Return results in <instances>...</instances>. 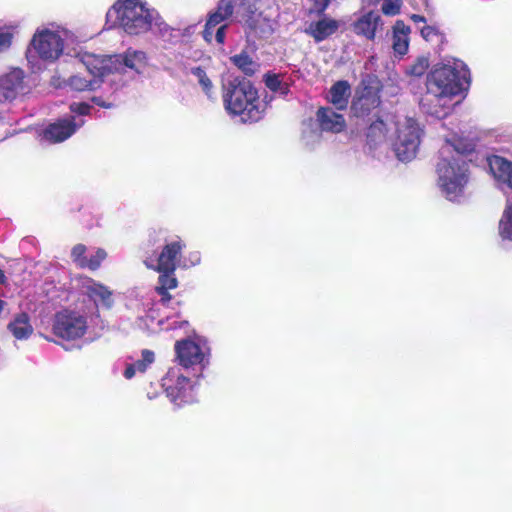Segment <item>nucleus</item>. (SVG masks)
Masks as SVG:
<instances>
[{"instance_id":"obj_1","label":"nucleus","mask_w":512,"mask_h":512,"mask_svg":"<svg viewBox=\"0 0 512 512\" xmlns=\"http://www.w3.org/2000/svg\"><path fill=\"white\" fill-rule=\"evenodd\" d=\"M467 66L461 61L451 64H436L426 77V90L420 99L423 113L437 119L448 116L453 109V99L458 95L463 82L468 81Z\"/></svg>"},{"instance_id":"obj_2","label":"nucleus","mask_w":512,"mask_h":512,"mask_svg":"<svg viewBox=\"0 0 512 512\" xmlns=\"http://www.w3.org/2000/svg\"><path fill=\"white\" fill-rule=\"evenodd\" d=\"M471 149L468 142L454 135L446 139L439 151L437 186L449 201L459 202L465 197L470 173L464 154Z\"/></svg>"},{"instance_id":"obj_3","label":"nucleus","mask_w":512,"mask_h":512,"mask_svg":"<svg viewBox=\"0 0 512 512\" xmlns=\"http://www.w3.org/2000/svg\"><path fill=\"white\" fill-rule=\"evenodd\" d=\"M420 136L421 128L416 120L403 115H386L373 122L367 133L369 144L392 143L397 158L403 162L416 157Z\"/></svg>"},{"instance_id":"obj_4","label":"nucleus","mask_w":512,"mask_h":512,"mask_svg":"<svg viewBox=\"0 0 512 512\" xmlns=\"http://www.w3.org/2000/svg\"><path fill=\"white\" fill-rule=\"evenodd\" d=\"M76 42L72 31L57 23L39 26L29 43L27 59L30 63L40 59L54 63L64 53L70 54L69 46Z\"/></svg>"},{"instance_id":"obj_5","label":"nucleus","mask_w":512,"mask_h":512,"mask_svg":"<svg viewBox=\"0 0 512 512\" xmlns=\"http://www.w3.org/2000/svg\"><path fill=\"white\" fill-rule=\"evenodd\" d=\"M155 16L156 9L144 0H117L106 13V24L137 36L151 30Z\"/></svg>"},{"instance_id":"obj_6","label":"nucleus","mask_w":512,"mask_h":512,"mask_svg":"<svg viewBox=\"0 0 512 512\" xmlns=\"http://www.w3.org/2000/svg\"><path fill=\"white\" fill-rule=\"evenodd\" d=\"M223 102L227 112L240 116L243 122L260 120L265 107L250 81L237 78L224 84Z\"/></svg>"},{"instance_id":"obj_7","label":"nucleus","mask_w":512,"mask_h":512,"mask_svg":"<svg viewBox=\"0 0 512 512\" xmlns=\"http://www.w3.org/2000/svg\"><path fill=\"white\" fill-rule=\"evenodd\" d=\"M175 352L178 363L197 375L201 374L209 364L210 348L207 342L199 337L177 341Z\"/></svg>"},{"instance_id":"obj_8","label":"nucleus","mask_w":512,"mask_h":512,"mask_svg":"<svg viewBox=\"0 0 512 512\" xmlns=\"http://www.w3.org/2000/svg\"><path fill=\"white\" fill-rule=\"evenodd\" d=\"M161 387L169 400L177 407L191 404L197 400L195 384L184 376L178 367L168 370L162 378Z\"/></svg>"},{"instance_id":"obj_9","label":"nucleus","mask_w":512,"mask_h":512,"mask_svg":"<svg viewBox=\"0 0 512 512\" xmlns=\"http://www.w3.org/2000/svg\"><path fill=\"white\" fill-rule=\"evenodd\" d=\"M260 0H234L235 18L243 22L249 34L264 38L274 31L273 21L258 14Z\"/></svg>"},{"instance_id":"obj_10","label":"nucleus","mask_w":512,"mask_h":512,"mask_svg":"<svg viewBox=\"0 0 512 512\" xmlns=\"http://www.w3.org/2000/svg\"><path fill=\"white\" fill-rule=\"evenodd\" d=\"M88 329L86 316L75 310H63L55 315L53 333L58 338L73 341L82 338Z\"/></svg>"},{"instance_id":"obj_11","label":"nucleus","mask_w":512,"mask_h":512,"mask_svg":"<svg viewBox=\"0 0 512 512\" xmlns=\"http://www.w3.org/2000/svg\"><path fill=\"white\" fill-rule=\"evenodd\" d=\"M184 248L185 243L180 238L166 241L160 254L146 257L144 264L147 268L155 271L175 272L176 268L179 267L180 255Z\"/></svg>"},{"instance_id":"obj_12","label":"nucleus","mask_w":512,"mask_h":512,"mask_svg":"<svg viewBox=\"0 0 512 512\" xmlns=\"http://www.w3.org/2000/svg\"><path fill=\"white\" fill-rule=\"evenodd\" d=\"M79 61L86 68L87 74L93 78H98L99 83L110 74H115L114 55L106 56L84 51L76 53Z\"/></svg>"},{"instance_id":"obj_13","label":"nucleus","mask_w":512,"mask_h":512,"mask_svg":"<svg viewBox=\"0 0 512 512\" xmlns=\"http://www.w3.org/2000/svg\"><path fill=\"white\" fill-rule=\"evenodd\" d=\"M76 286L86 294L97 306L110 308L113 305V292L105 285L92 278L81 276L76 279Z\"/></svg>"},{"instance_id":"obj_14","label":"nucleus","mask_w":512,"mask_h":512,"mask_svg":"<svg viewBox=\"0 0 512 512\" xmlns=\"http://www.w3.org/2000/svg\"><path fill=\"white\" fill-rule=\"evenodd\" d=\"M24 92V71L13 68L0 76V103L13 101Z\"/></svg>"},{"instance_id":"obj_15","label":"nucleus","mask_w":512,"mask_h":512,"mask_svg":"<svg viewBox=\"0 0 512 512\" xmlns=\"http://www.w3.org/2000/svg\"><path fill=\"white\" fill-rule=\"evenodd\" d=\"M84 124L74 117L59 119L51 123L43 132V138L51 143L63 142L71 137Z\"/></svg>"},{"instance_id":"obj_16","label":"nucleus","mask_w":512,"mask_h":512,"mask_svg":"<svg viewBox=\"0 0 512 512\" xmlns=\"http://www.w3.org/2000/svg\"><path fill=\"white\" fill-rule=\"evenodd\" d=\"M489 167L498 187L505 193L512 190V161L492 156L489 158Z\"/></svg>"},{"instance_id":"obj_17","label":"nucleus","mask_w":512,"mask_h":512,"mask_svg":"<svg viewBox=\"0 0 512 512\" xmlns=\"http://www.w3.org/2000/svg\"><path fill=\"white\" fill-rule=\"evenodd\" d=\"M113 61L115 74L124 73L127 69L140 73L146 66V54L129 49L124 55H114Z\"/></svg>"},{"instance_id":"obj_18","label":"nucleus","mask_w":512,"mask_h":512,"mask_svg":"<svg viewBox=\"0 0 512 512\" xmlns=\"http://www.w3.org/2000/svg\"><path fill=\"white\" fill-rule=\"evenodd\" d=\"M383 25L381 16L375 11H369L361 15L355 21L354 32L364 36L368 40H373L379 27Z\"/></svg>"},{"instance_id":"obj_19","label":"nucleus","mask_w":512,"mask_h":512,"mask_svg":"<svg viewBox=\"0 0 512 512\" xmlns=\"http://www.w3.org/2000/svg\"><path fill=\"white\" fill-rule=\"evenodd\" d=\"M317 121L322 131L339 133L346 126L342 114L335 112L330 107H322L317 112Z\"/></svg>"},{"instance_id":"obj_20","label":"nucleus","mask_w":512,"mask_h":512,"mask_svg":"<svg viewBox=\"0 0 512 512\" xmlns=\"http://www.w3.org/2000/svg\"><path fill=\"white\" fill-rule=\"evenodd\" d=\"M339 28V23L328 17H323L311 22L305 29V33L311 36L316 42H321L333 35Z\"/></svg>"},{"instance_id":"obj_21","label":"nucleus","mask_w":512,"mask_h":512,"mask_svg":"<svg viewBox=\"0 0 512 512\" xmlns=\"http://www.w3.org/2000/svg\"><path fill=\"white\" fill-rule=\"evenodd\" d=\"M411 29L402 20H397L392 29V49L395 55L404 56L409 49Z\"/></svg>"},{"instance_id":"obj_22","label":"nucleus","mask_w":512,"mask_h":512,"mask_svg":"<svg viewBox=\"0 0 512 512\" xmlns=\"http://www.w3.org/2000/svg\"><path fill=\"white\" fill-rule=\"evenodd\" d=\"M380 104V96L377 89L365 87L361 95L353 102L352 108L357 115L368 114Z\"/></svg>"},{"instance_id":"obj_23","label":"nucleus","mask_w":512,"mask_h":512,"mask_svg":"<svg viewBox=\"0 0 512 512\" xmlns=\"http://www.w3.org/2000/svg\"><path fill=\"white\" fill-rule=\"evenodd\" d=\"M380 104V96L377 89L365 87L361 95L353 102L352 108L357 115L368 114Z\"/></svg>"},{"instance_id":"obj_24","label":"nucleus","mask_w":512,"mask_h":512,"mask_svg":"<svg viewBox=\"0 0 512 512\" xmlns=\"http://www.w3.org/2000/svg\"><path fill=\"white\" fill-rule=\"evenodd\" d=\"M20 20H0V54L7 52L20 33Z\"/></svg>"},{"instance_id":"obj_25","label":"nucleus","mask_w":512,"mask_h":512,"mask_svg":"<svg viewBox=\"0 0 512 512\" xmlns=\"http://www.w3.org/2000/svg\"><path fill=\"white\" fill-rule=\"evenodd\" d=\"M7 328L17 340H27L34 331L30 316L26 312L17 313Z\"/></svg>"},{"instance_id":"obj_26","label":"nucleus","mask_w":512,"mask_h":512,"mask_svg":"<svg viewBox=\"0 0 512 512\" xmlns=\"http://www.w3.org/2000/svg\"><path fill=\"white\" fill-rule=\"evenodd\" d=\"M154 361V352L148 349H144L142 350L141 357L139 359L135 360L134 362L126 364L123 376L127 380H130L137 374H143L154 363Z\"/></svg>"},{"instance_id":"obj_27","label":"nucleus","mask_w":512,"mask_h":512,"mask_svg":"<svg viewBox=\"0 0 512 512\" xmlns=\"http://www.w3.org/2000/svg\"><path fill=\"white\" fill-rule=\"evenodd\" d=\"M350 96V86L347 81L336 82L329 91L330 102L339 110L345 109Z\"/></svg>"},{"instance_id":"obj_28","label":"nucleus","mask_w":512,"mask_h":512,"mask_svg":"<svg viewBox=\"0 0 512 512\" xmlns=\"http://www.w3.org/2000/svg\"><path fill=\"white\" fill-rule=\"evenodd\" d=\"M160 273L156 291L161 296V301L166 303L170 300L168 291L177 287L178 281L174 272L158 271Z\"/></svg>"},{"instance_id":"obj_29","label":"nucleus","mask_w":512,"mask_h":512,"mask_svg":"<svg viewBox=\"0 0 512 512\" xmlns=\"http://www.w3.org/2000/svg\"><path fill=\"white\" fill-rule=\"evenodd\" d=\"M68 85L76 91L94 90L99 86V79L85 74L77 73L72 75L68 81Z\"/></svg>"},{"instance_id":"obj_30","label":"nucleus","mask_w":512,"mask_h":512,"mask_svg":"<svg viewBox=\"0 0 512 512\" xmlns=\"http://www.w3.org/2000/svg\"><path fill=\"white\" fill-rule=\"evenodd\" d=\"M190 75L209 99L215 98L213 83L203 68L199 66L191 67Z\"/></svg>"},{"instance_id":"obj_31","label":"nucleus","mask_w":512,"mask_h":512,"mask_svg":"<svg viewBox=\"0 0 512 512\" xmlns=\"http://www.w3.org/2000/svg\"><path fill=\"white\" fill-rule=\"evenodd\" d=\"M499 234L503 239L512 241V198L507 200L505 210L500 219Z\"/></svg>"},{"instance_id":"obj_32","label":"nucleus","mask_w":512,"mask_h":512,"mask_svg":"<svg viewBox=\"0 0 512 512\" xmlns=\"http://www.w3.org/2000/svg\"><path fill=\"white\" fill-rule=\"evenodd\" d=\"M150 31H152L153 33H155L167 42L172 41V39L174 38V29H172L168 24L165 23V21L162 19L157 10L155 20L151 21Z\"/></svg>"},{"instance_id":"obj_33","label":"nucleus","mask_w":512,"mask_h":512,"mask_svg":"<svg viewBox=\"0 0 512 512\" xmlns=\"http://www.w3.org/2000/svg\"><path fill=\"white\" fill-rule=\"evenodd\" d=\"M225 23L220 19V17L211 10L207 15V20L204 26V30L202 32V36L207 43H211L213 41V30L218 28Z\"/></svg>"},{"instance_id":"obj_34","label":"nucleus","mask_w":512,"mask_h":512,"mask_svg":"<svg viewBox=\"0 0 512 512\" xmlns=\"http://www.w3.org/2000/svg\"><path fill=\"white\" fill-rule=\"evenodd\" d=\"M265 84L272 92L280 96H285L289 93V84L279 75H267Z\"/></svg>"},{"instance_id":"obj_35","label":"nucleus","mask_w":512,"mask_h":512,"mask_svg":"<svg viewBox=\"0 0 512 512\" xmlns=\"http://www.w3.org/2000/svg\"><path fill=\"white\" fill-rule=\"evenodd\" d=\"M213 11L222 19L224 23L230 20L233 21L235 14L234 0H220Z\"/></svg>"},{"instance_id":"obj_36","label":"nucleus","mask_w":512,"mask_h":512,"mask_svg":"<svg viewBox=\"0 0 512 512\" xmlns=\"http://www.w3.org/2000/svg\"><path fill=\"white\" fill-rule=\"evenodd\" d=\"M231 61L245 74L251 75L255 71V64L246 53L233 56Z\"/></svg>"},{"instance_id":"obj_37","label":"nucleus","mask_w":512,"mask_h":512,"mask_svg":"<svg viewBox=\"0 0 512 512\" xmlns=\"http://www.w3.org/2000/svg\"><path fill=\"white\" fill-rule=\"evenodd\" d=\"M429 67V61L427 57H418L413 64L406 68V74L410 76L420 77L422 76Z\"/></svg>"},{"instance_id":"obj_38","label":"nucleus","mask_w":512,"mask_h":512,"mask_svg":"<svg viewBox=\"0 0 512 512\" xmlns=\"http://www.w3.org/2000/svg\"><path fill=\"white\" fill-rule=\"evenodd\" d=\"M86 246L83 244L75 245L71 250L72 261L80 268H86L88 257H86Z\"/></svg>"},{"instance_id":"obj_39","label":"nucleus","mask_w":512,"mask_h":512,"mask_svg":"<svg viewBox=\"0 0 512 512\" xmlns=\"http://www.w3.org/2000/svg\"><path fill=\"white\" fill-rule=\"evenodd\" d=\"M403 0H383L381 11L386 16H396L400 13Z\"/></svg>"},{"instance_id":"obj_40","label":"nucleus","mask_w":512,"mask_h":512,"mask_svg":"<svg viewBox=\"0 0 512 512\" xmlns=\"http://www.w3.org/2000/svg\"><path fill=\"white\" fill-rule=\"evenodd\" d=\"M201 262V254L198 251L189 252L186 256L181 258L179 262V267L181 268H190L194 267Z\"/></svg>"},{"instance_id":"obj_41","label":"nucleus","mask_w":512,"mask_h":512,"mask_svg":"<svg viewBox=\"0 0 512 512\" xmlns=\"http://www.w3.org/2000/svg\"><path fill=\"white\" fill-rule=\"evenodd\" d=\"M107 257V253L104 249H97L95 254L88 258L86 268L90 270H96L100 267L102 261Z\"/></svg>"},{"instance_id":"obj_42","label":"nucleus","mask_w":512,"mask_h":512,"mask_svg":"<svg viewBox=\"0 0 512 512\" xmlns=\"http://www.w3.org/2000/svg\"><path fill=\"white\" fill-rule=\"evenodd\" d=\"M227 28L228 24H224L213 30V39L220 45H223L225 42Z\"/></svg>"},{"instance_id":"obj_43","label":"nucleus","mask_w":512,"mask_h":512,"mask_svg":"<svg viewBox=\"0 0 512 512\" xmlns=\"http://www.w3.org/2000/svg\"><path fill=\"white\" fill-rule=\"evenodd\" d=\"M158 324L162 329L170 330L180 328L183 324H186V322H177L174 320L170 323V318L167 317L166 319L159 320Z\"/></svg>"},{"instance_id":"obj_44","label":"nucleus","mask_w":512,"mask_h":512,"mask_svg":"<svg viewBox=\"0 0 512 512\" xmlns=\"http://www.w3.org/2000/svg\"><path fill=\"white\" fill-rule=\"evenodd\" d=\"M70 109L72 112L79 115H86L89 113L91 107L87 103H73L71 104Z\"/></svg>"},{"instance_id":"obj_45","label":"nucleus","mask_w":512,"mask_h":512,"mask_svg":"<svg viewBox=\"0 0 512 512\" xmlns=\"http://www.w3.org/2000/svg\"><path fill=\"white\" fill-rule=\"evenodd\" d=\"M420 33H421V36L429 41L431 40L434 36H436V29L433 27V26H429V25H424L421 29H420Z\"/></svg>"},{"instance_id":"obj_46","label":"nucleus","mask_w":512,"mask_h":512,"mask_svg":"<svg viewBox=\"0 0 512 512\" xmlns=\"http://www.w3.org/2000/svg\"><path fill=\"white\" fill-rule=\"evenodd\" d=\"M410 19H411L413 22H415V23H420V22H421V23H425V22H426V19H425L423 16L418 15V14H412V15L410 16Z\"/></svg>"},{"instance_id":"obj_47","label":"nucleus","mask_w":512,"mask_h":512,"mask_svg":"<svg viewBox=\"0 0 512 512\" xmlns=\"http://www.w3.org/2000/svg\"><path fill=\"white\" fill-rule=\"evenodd\" d=\"M93 100H94V102H95L97 105H99V106H101V107H104V108H111V107H112V104H110V103H105V102L101 101V100H100V98H94Z\"/></svg>"},{"instance_id":"obj_48","label":"nucleus","mask_w":512,"mask_h":512,"mask_svg":"<svg viewBox=\"0 0 512 512\" xmlns=\"http://www.w3.org/2000/svg\"><path fill=\"white\" fill-rule=\"evenodd\" d=\"M380 0H362L363 3L371 6V5H376ZM423 2L425 3L426 6H428V3H427V0H423Z\"/></svg>"},{"instance_id":"obj_49","label":"nucleus","mask_w":512,"mask_h":512,"mask_svg":"<svg viewBox=\"0 0 512 512\" xmlns=\"http://www.w3.org/2000/svg\"><path fill=\"white\" fill-rule=\"evenodd\" d=\"M7 278L4 271L0 268V284H6Z\"/></svg>"},{"instance_id":"obj_50","label":"nucleus","mask_w":512,"mask_h":512,"mask_svg":"<svg viewBox=\"0 0 512 512\" xmlns=\"http://www.w3.org/2000/svg\"><path fill=\"white\" fill-rule=\"evenodd\" d=\"M147 396L150 398V399H153L156 397L155 394H152L150 391L147 392Z\"/></svg>"}]
</instances>
